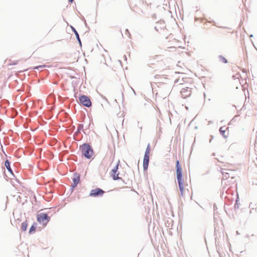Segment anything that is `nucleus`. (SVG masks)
<instances>
[{
    "instance_id": "obj_26",
    "label": "nucleus",
    "mask_w": 257,
    "mask_h": 257,
    "mask_svg": "<svg viewBox=\"0 0 257 257\" xmlns=\"http://www.w3.org/2000/svg\"><path fill=\"white\" fill-rule=\"evenodd\" d=\"M69 1L70 3H72V2L74 1V0H69Z\"/></svg>"
},
{
    "instance_id": "obj_10",
    "label": "nucleus",
    "mask_w": 257,
    "mask_h": 257,
    "mask_svg": "<svg viewBox=\"0 0 257 257\" xmlns=\"http://www.w3.org/2000/svg\"><path fill=\"white\" fill-rule=\"evenodd\" d=\"M236 199H235V204L234 206L235 209H238L239 207V205H240V203L238 202L239 198L238 194H236Z\"/></svg>"
},
{
    "instance_id": "obj_18",
    "label": "nucleus",
    "mask_w": 257,
    "mask_h": 257,
    "mask_svg": "<svg viewBox=\"0 0 257 257\" xmlns=\"http://www.w3.org/2000/svg\"><path fill=\"white\" fill-rule=\"evenodd\" d=\"M220 132L223 135H224V133L225 132V130L224 129V127H221L220 128Z\"/></svg>"
},
{
    "instance_id": "obj_31",
    "label": "nucleus",
    "mask_w": 257,
    "mask_h": 257,
    "mask_svg": "<svg viewBox=\"0 0 257 257\" xmlns=\"http://www.w3.org/2000/svg\"><path fill=\"white\" fill-rule=\"evenodd\" d=\"M230 187H231V186H229V187L227 188V189H229V188H230Z\"/></svg>"
},
{
    "instance_id": "obj_34",
    "label": "nucleus",
    "mask_w": 257,
    "mask_h": 257,
    "mask_svg": "<svg viewBox=\"0 0 257 257\" xmlns=\"http://www.w3.org/2000/svg\"><path fill=\"white\" fill-rule=\"evenodd\" d=\"M232 145H230V146H229V149H230V148H231V146H232Z\"/></svg>"
},
{
    "instance_id": "obj_3",
    "label": "nucleus",
    "mask_w": 257,
    "mask_h": 257,
    "mask_svg": "<svg viewBox=\"0 0 257 257\" xmlns=\"http://www.w3.org/2000/svg\"><path fill=\"white\" fill-rule=\"evenodd\" d=\"M37 221L41 224H42L43 225L46 226V224L50 220V217L48 216L46 213H40L38 214L37 216Z\"/></svg>"
},
{
    "instance_id": "obj_32",
    "label": "nucleus",
    "mask_w": 257,
    "mask_h": 257,
    "mask_svg": "<svg viewBox=\"0 0 257 257\" xmlns=\"http://www.w3.org/2000/svg\"><path fill=\"white\" fill-rule=\"evenodd\" d=\"M230 187H231V186H229V187L227 188V189H229V188H230Z\"/></svg>"
},
{
    "instance_id": "obj_27",
    "label": "nucleus",
    "mask_w": 257,
    "mask_h": 257,
    "mask_svg": "<svg viewBox=\"0 0 257 257\" xmlns=\"http://www.w3.org/2000/svg\"><path fill=\"white\" fill-rule=\"evenodd\" d=\"M225 29H226V30L227 29V30H229V29H230L229 28L226 27H225Z\"/></svg>"
},
{
    "instance_id": "obj_9",
    "label": "nucleus",
    "mask_w": 257,
    "mask_h": 257,
    "mask_svg": "<svg viewBox=\"0 0 257 257\" xmlns=\"http://www.w3.org/2000/svg\"><path fill=\"white\" fill-rule=\"evenodd\" d=\"M149 157H145L144 156V161H143V167L144 170H146L148 169L149 166Z\"/></svg>"
},
{
    "instance_id": "obj_35",
    "label": "nucleus",
    "mask_w": 257,
    "mask_h": 257,
    "mask_svg": "<svg viewBox=\"0 0 257 257\" xmlns=\"http://www.w3.org/2000/svg\"><path fill=\"white\" fill-rule=\"evenodd\" d=\"M231 179H234V177H231Z\"/></svg>"
},
{
    "instance_id": "obj_4",
    "label": "nucleus",
    "mask_w": 257,
    "mask_h": 257,
    "mask_svg": "<svg viewBox=\"0 0 257 257\" xmlns=\"http://www.w3.org/2000/svg\"><path fill=\"white\" fill-rule=\"evenodd\" d=\"M79 100L80 103L85 106L89 107L91 105V101L89 98L87 96L81 95L79 97Z\"/></svg>"
},
{
    "instance_id": "obj_11",
    "label": "nucleus",
    "mask_w": 257,
    "mask_h": 257,
    "mask_svg": "<svg viewBox=\"0 0 257 257\" xmlns=\"http://www.w3.org/2000/svg\"><path fill=\"white\" fill-rule=\"evenodd\" d=\"M151 152V148L150 145L148 144L147 147V149L145 151V157H149Z\"/></svg>"
},
{
    "instance_id": "obj_23",
    "label": "nucleus",
    "mask_w": 257,
    "mask_h": 257,
    "mask_svg": "<svg viewBox=\"0 0 257 257\" xmlns=\"http://www.w3.org/2000/svg\"><path fill=\"white\" fill-rule=\"evenodd\" d=\"M250 38H252L253 37V34H250L249 36Z\"/></svg>"
},
{
    "instance_id": "obj_16",
    "label": "nucleus",
    "mask_w": 257,
    "mask_h": 257,
    "mask_svg": "<svg viewBox=\"0 0 257 257\" xmlns=\"http://www.w3.org/2000/svg\"><path fill=\"white\" fill-rule=\"evenodd\" d=\"M228 198V199H229L230 200V203H231L233 200V198L232 197H231V198H229V197H228L227 196H226V203H225V204L226 205H228V204L227 203V199Z\"/></svg>"
},
{
    "instance_id": "obj_19",
    "label": "nucleus",
    "mask_w": 257,
    "mask_h": 257,
    "mask_svg": "<svg viewBox=\"0 0 257 257\" xmlns=\"http://www.w3.org/2000/svg\"><path fill=\"white\" fill-rule=\"evenodd\" d=\"M236 117V116H234L231 120V121L228 123V125H231V124L232 123V122H233L235 121V118Z\"/></svg>"
},
{
    "instance_id": "obj_22",
    "label": "nucleus",
    "mask_w": 257,
    "mask_h": 257,
    "mask_svg": "<svg viewBox=\"0 0 257 257\" xmlns=\"http://www.w3.org/2000/svg\"><path fill=\"white\" fill-rule=\"evenodd\" d=\"M35 230V228L34 226H32L30 229V232H32V231H34Z\"/></svg>"
},
{
    "instance_id": "obj_2",
    "label": "nucleus",
    "mask_w": 257,
    "mask_h": 257,
    "mask_svg": "<svg viewBox=\"0 0 257 257\" xmlns=\"http://www.w3.org/2000/svg\"><path fill=\"white\" fill-rule=\"evenodd\" d=\"M82 154L87 158L90 159L93 155V151L91 147L86 144L81 146Z\"/></svg>"
},
{
    "instance_id": "obj_36",
    "label": "nucleus",
    "mask_w": 257,
    "mask_h": 257,
    "mask_svg": "<svg viewBox=\"0 0 257 257\" xmlns=\"http://www.w3.org/2000/svg\"><path fill=\"white\" fill-rule=\"evenodd\" d=\"M225 130H226V131L227 130H228V128H225Z\"/></svg>"
},
{
    "instance_id": "obj_6",
    "label": "nucleus",
    "mask_w": 257,
    "mask_h": 257,
    "mask_svg": "<svg viewBox=\"0 0 257 257\" xmlns=\"http://www.w3.org/2000/svg\"><path fill=\"white\" fill-rule=\"evenodd\" d=\"M191 89L189 87H185L182 89L181 94L183 98L189 97L191 94Z\"/></svg>"
},
{
    "instance_id": "obj_1",
    "label": "nucleus",
    "mask_w": 257,
    "mask_h": 257,
    "mask_svg": "<svg viewBox=\"0 0 257 257\" xmlns=\"http://www.w3.org/2000/svg\"><path fill=\"white\" fill-rule=\"evenodd\" d=\"M176 175L181 195L183 196L184 194V180L182 179V168L178 160L176 162Z\"/></svg>"
},
{
    "instance_id": "obj_25",
    "label": "nucleus",
    "mask_w": 257,
    "mask_h": 257,
    "mask_svg": "<svg viewBox=\"0 0 257 257\" xmlns=\"http://www.w3.org/2000/svg\"><path fill=\"white\" fill-rule=\"evenodd\" d=\"M253 208H252V209H251L250 210V211H249V213H251V212H252V210H253Z\"/></svg>"
},
{
    "instance_id": "obj_24",
    "label": "nucleus",
    "mask_w": 257,
    "mask_h": 257,
    "mask_svg": "<svg viewBox=\"0 0 257 257\" xmlns=\"http://www.w3.org/2000/svg\"><path fill=\"white\" fill-rule=\"evenodd\" d=\"M43 67V66H39V67H37L35 68V69H37V68H38L39 67ZM43 67H44V66H43Z\"/></svg>"
},
{
    "instance_id": "obj_7",
    "label": "nucleus",
    "mask_w": 257,
    "mask_h": 257,
    "mask_svg": "<svg viewBox=\"0 0 257 257\" xmlns=\"http://www.w3.org/2000/svg\"><path fill=\"white\" fill-rule=\"evenodd\" d=\"M118 164L115 166L111 171V175L114 180H117L120 179V178L118 177L119 174L117 173L118 169Z\"/></svg>"
},
{
    "instance_id": "obj_14",
    "label": "nucleus",
    "mask_w": 257,
    "mask_h": 257,
    "mask_svg": "<svg viewBox=\"0 0 257 257\" xmlns=\"http://www.w3.org/2000/svg\"><path fill=\"white\" fill-rule=\"evenodd\" d=\"M240 76V75L239 74V73H237L235 74L232 75L231 77L234 80L238 79V80L239 81V78Z\"/></svg>"
},
{
    "instance_id": "obj_20",
    "label": "nucleus",
    "mask_w": 257,
    "mask_h": 257,
    "mask_svg": "<svg viewBox=\"0 0 257 257\" xmlns=\"http://www.w3.org/2000/svg\"><path fill=\"white\" fill-rule=\"evenodd\" d=\"M236 106L234 105H232L231 106V109L233 111H235V110H236Z\"/></svg>"
},
{
    "instance_id": "obj_15",
    "label": "nucleus",
    "mask_w": 257,
    "mask_h": 257,
    "mask_svg": "<svg viewBox=\"0 0 257 257\" xmlns=\"http://www.w3.org/2000/svg\"><path fill=\"white\" fill-rule=\"evenodd\" d=\"M72 30H73V32H74L75 35H76L77 40L80 42V40L79 35H78L77 32L76 31V30L74 28H72Z\"/></svg>"
},
{
    "instance_id": "obj_30",
    "label": "nucleus",
    "mask_w": 257,
    "mask_h": 257,
    "mask_svg": "<svg viewBox=\"0 0 257 257\" xmlns=\"http://www.w3.org/2000/svg\"><path fill=\"white\" fill-rule=\"evenodd\" d=\"M236 234H239V233H238V231H236Z\"/></svg>"
},
{
    "instance_id": "obj_33",
    "label": "nucleus",
    "mask_w": 257,
    "mask_h": 257,
    "mask_svg": "<svg viewBox=\"0 0 257 257\" xmlns=\"http://www.w3.org/2000/svg\"><path fill=\"white\" fill-rule=\"evenodd\" d=\"M230 187H231V186H229V187L227 188V189H229V188H230Z\"/></svg>"
},
{
    "instance_id": "obj_28",
    "label": "nucleus",
    "mask_w": 257,
    "mask_h": 257,
    "mask_svg": "<svg viewBox=\"0 0 257 257\" xmlns=\"http://www.w3.org/2000/svg\"><path fill=\"white\" fill-rule=\"evenodd\" d=\"M225 62H226V63H227L228 62V61H227L226 59Z\"/></svg>"
},
{
    "instance_id": "obj_8",
    "label": "nucleus",
    "mask_w": 257,
    "mask_h": 257,
    "mask_svg": "<svg viewBox=\"0 0 257 257\" xmlns=\"http://www.w3.org/2000/svg\"><path fill=\"white\" fill-rule=\"evenodd\" d=\"M79 181H80L79 176L77 174H75L73 179V184L72 185V187H76V185H77V184L79 182Z\"/></svg>"
},
{
    "instance_id": "obj_13",
    "label": "nucleus",
    "mask_w": 257,
    "mask_h": 257,
    "mask_svg": "<svg viewBox=\"0 0 257 257\" xmlns=\"http://www.w3.org/2000/svg\"><path fill=\"white\" fill-rule=\"evenodd\" d=\"M28 227V223L27 221H25L22 223L21 229L23 231H26Z\"/></svg>"
},
{
    "instance_id": "obj_5",
    "label": "nucleus",
    "mask_w": 257,
    "mask_h": 257,
    "mask_svg": "<svg viewBox=\"0 0 257 257\" xmlns=\"http://www.w3.org/2000/svg\"><path fill=\"white\" fill-rule=\"evenodd\" d=\"M104 193V191L102 189L97 188L94 189H92L91 191L89 196L94 197H97L102 196Z\"/></svg>"
},
{
    "instance_id": "obj_17",
    "label": "nucleus",
    "mask_w": 257,
    "mask_h": 257,
    "mask_svg": "<svg viewBox=\"0 0 257 257\" xmlns=\"http://www.w3.org/2000/svg\"><path fill=\"white\" fill-rule=\"evenodd\" d=\"M225 177H226V183H227V182H229V181H228V179L229 177V175L228 173L226 172ZM226 186H227V184H226Z\"/></svg>"
},
{
    "instance_id": "obj_12",
    "label": "nucleus",
    "mask_w": 257,
    "mask_h": 257,
    "mask_svg": "<svg viewBox=\"0 0 257 257\" xmlns=\"http://www.w3.org/2000/svg\"><path fill=\"white\" fill-rule=\"evenodd\" d=\"M5 166H6L7 169H8V170L11 173H13L12 170V169L11 168V167H10V163L9 162V161L8 160L6 161V162H5Z\"/></svg>"
},
{
    "instance_id": "obj_29",
    "label": "nucleus",
    "mask_w": 257,
    "mask_h": 257,
    "mask_svg": "<svg viewBox=\"0 0 257 257\" xmlns=\"http://www.w3.org/2000/svg\"><path fill=\"white\" fill-rule=\"evenodd\" d=\"M227 138H228V136L226 135V140L227 139Z\"/></svg>"
},
{
    "instance_id": "obj_21",
    "label": "nucleus",
    "mask_w": 257,
    "mask_h": 257,
    "mask_svg": "<svg viewBox=\"0 0 257 257\" xmlns=\"http://www.w3.org/2000/svg\"><path fill=\"white\" fill-rule=\"evenodd\" d=\"M225 193H226V194H230L231 195H233L234 193H233V191L228 193L227 191L226 190Z\"/></svg>"
}]
</instances>
